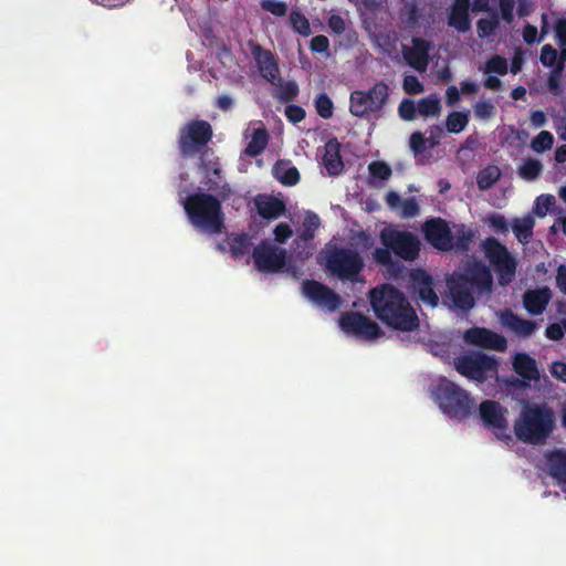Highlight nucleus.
<instances>
[{"instance_id":"1","label":"nucleus","mask_w":566,"mask_h":566,"mask_svg":"<svg viewBox=\"0 0 566 566\" xmlns=\"http://www.w3.org/2000/svg\"><path fill=\"white\" fill-rule=\"evenodd\" d=\"M369 302L376 317L399 332H413L419 317L405 294L390 284H382L369 292Z\"/></svg>"},{"instance_id":"2","label":"nucleus","mask_w":566,"mask_h":566,"mask_svg":"<svg viewBox=\"0 0 566 566\" xmlns=\"http://www.w3.org/2000/svg\"><path fill=\"white\" fill-rule=\"evenodd\" d=\"M448 297L455 308L471 310L475 300L474 290L479 293H489L493 286V276L490 269L480 261L469 263L462 273H453L447 280Z\"/></svg>"},{"instance_id":"3","label":"nucleus","mask_w":566,"mask_h":566,"mask_svg":"<svg viewBox=\"0 0 566 566\" xmlns=\"http://www.w3.org/2000/svg\"><path fill=\"white\" fill-rule=\"evenodd\" d=\"M555 428V413L545 403H525L514 422L517 440L533 446L546 442Z\"/></svg>"},{"instance_id":"4","label":"nucleus","mask_w":566,"mask_h":566,"mask_svg":"<svg viewBox=\"0 0 566 566\" xmlns=\"http://www.w3.org/2000/svg\"><path fill=\"white\" fill-rule=\"evenodd\" d=\"M379 239L384 247L376 248L373 252V260L378 265L399 268L392 260V253L405 261H415L419 256L420 241L410 231L385 228L380 231Z\"/></svg>"},{"instance_id":"5","label":"nucleus","mask_w":566,"mask_h":566,"mask_svg":"<svg viewBox=\"0 0 566 566\" xmlns=\"http://www.w3.org/2000/svg\"><path fill=\"white\" fill-rule=\"evenodd\" d=\"M222 201L218 195L196 192L185 199L184 208L195 228L219 234L224 228Z\"/></svg>"},{"instance_id":"6","label":"nucleus","mask_w":566,"mask_h":566,"mask_svg":"<svg viewBox=\"0 0 566 566\" xmlns=\"http://www.w3.org/2000/svg\"><path fill=\"white\" fill-rule=\"evenodd\" d=\"M434 401L450 418L464 420L474 410V401L467 390L448 379H442L433 391Z\"/></svg>"},{"instance_id":"7","label":"nucleus","mask_w":566,"mask_h":566,"mask_svg":"<svg viewBox=\"0 0 566 566\" xmlns=\"http://www.w3.org/2000/svg\"><path fill=\"white\" fill-rule=\"evenodd\" d=\"M365 262L359 252L345 247H334L326 254V269L340 281L358 282Z\"/></svg>"},{"instance_id":"8","label":"nucleus","mask_w":566,"mask_h":566,"mask_svg":"<svg viewBox=\"0 0 566 566\" xmlns=\"http://www.w3.org/2000/svg\"><path fill=\"white\" fill-rule=\"evenodd\" d=\"M389 86L376 82L368 91L355 90L349 95V113L359 118L380 112L389 99Z\"/></svg>"},{"instance_id":"9","label":"nucleus","mask_w":566,"mask_h":566,"mask_svg":"<svg viewBox=\"0 0 566 566\" xmlns=\"http://www.w3.org/2000/svg\"><path fill=\"white\" fill-rule=\"evenodd\" d=\"M213 132L209 122L193 119L179 130L178 148L182 158H191L208 149L207 145L212 139Z\"/></svg>"},{"instance_id":"10","label":"nucleus","mask_w":566,"mask_h":566,"mask_svg":"<svg viewBox=\"0 0 566 566\" xmlns=\"http://www.w3.org/2000/svg\"><path fill=\"white\" fill-rule=\"evenodd\" d=\"M208 153L209 149H206L200 156L199 169L203 175L201 184L208 191L216 192L221 200H228L233 191L224 181L219 158H209Z\"/></svg>"},{"instance_id":"11","label":"nucleus","mask_w":566,"mask_h":566,"mask_svg":"<svg viewBox=\"0 0 566 566\" xmlns=\"http://www.w3.org/2000/svg\"><path fill=\"white\" fill-rule=\"evenodd\" d=\"M454 366L462 376L483 382L489 373L496 371L497 361L485 354L471 353L455 358Z\"/></svg>"},{"instance_id":"12","label":"nucleus","mask_w":566,"mask_h":566,"mask_svg":"<svg viewBox=\"0 0 566 566\" xmlns=\"http://www.w3.org/2000/svg\"><path fill=\"white\" fill-rule=\"evenodd\" d=\"M252 258L258 271L277 273L286 263V251L264 240L253 249Z\"/></svg>"},{"instance_id":"13","label":"nucleus","mask_w":566,"mask_h":566,"mask_svg":"<svg viewBox=\"0 0 566 566\" xmlns=\"http://www.w3.org/2000/svg\"><path fill=\"white\" fill-rule=\"evenodd\" d=\"M344 332L364 339H376L382 336L379 325L360 312H346L339 321Z\"/></svg>"},{"instance_id":"14","label":"nucleus","mask_w":566,"mask_h":566,"mask_svg":"<svg viewBox=\"0 0 566 566\" xmlns=\"http://www.w3.org/2000/svg\"><path fill=\"white\" fill-rule=\"evenodd\" d=\"M409 281L412 292L427 306L437 307L439 296L434 290V280L423 269H412L409 272Z\"/></svg>"},{"instance_id":"15","label":"nucleus","mask_w":566,"mask_h":566,"mask_svg":"<svg viewBox=\"0 0 566 566\" xmlns=\"http://www.w3.org/2000/svg\"><path fill=\"white\" fill-rule=\"evenodd\" d=\"M424 239L439 251L453 249V234L448 222L442 218H431L423 224Z\"/></svg>"},{"instance_id":"16","label":"nucleus","mask_w":566,"mask_h":566,"mask_svg":"<svg viewBox=\"0 0 566 566\" xmlns=\"http://www.w3.org/2000/svg\"><path fill=\"white\" fill-rule=\"evenodd\" d=\"M302 291L310 301L331 312L337 310L340 305L339 295L331 287L318 281L304 280L302 283Z\"/></svg>"},{"instance_id":"17","label":"nucleus","mask_w":566,"mask_h":566,"mask_svg":"<svg viewBox=\"0 0 566 566\" xmlns=\"http://www.w3.org/2000/svg\"><path fill=\"white\" fill-rule=\"evenodd\" d=\"M252 57L261 76L271 84H276L280 76V67L276 56L259 43H249Z\"/></svg>"},{"instance_id":"18","label":"nucleus","mask_w":566,"mask_h":566,"mask_svg":"<svg viewBox=\"0 0 566 566\" xmlns=\"http://www.w3.org/2000/svg\"><path fill=\"white\" fill-rule=\"evenodd\" d=\"M463 340L476 347L503 352L507 347L506 338L484 327H471L463 334Z\"/></svg>"},{"instance_id":"19","label":"nucleus","mask_w":566,"mask_h":566,"mask_svg":"<svg viewBox=\"0 0 566 566\" xmlns=\"http://www.w3.org/2000/svg\"><path fill=\"white\" fill-rule=\"evenodd\" d=\"M480 418L486 428L494 429L499 438L504 437L507 429V421L504 416V409L495 400H484L479 407Z\"/></svg>"},{"instance_id":"20","label":"nucleus","mask_w":566,"mask_h":566,"mask_svg":"<svg viewBox=\"0 0 566 566\" xmlns=\"http://www.w3.org/2000/svg\"><path fill=\"white\" fill-rule=\"evenodd\" d=\"M499 319L506 329L523 338L531 337L538 327L535 321L524 319L511 308L500 312Z\"/></svg>"},{"instance_id":"21","label":"nucleus","mask_w":566,"mask_h":566,"mask_svg":"<svg viewBox=\"0 0 566 566\" xmlns=\"http://www.w3.org/2000/svg\"><path fill=\"white\" fill-rule=\"evenodd\" d=\"M412 48L403 50L406 62L417 71H424L429 64L430 42L421 39H412Z\"/></svg>"},{"instance_id":"22","label":"nucleus","mask_w":566,"mask_h":566,"mask_svg":"<svg viewBox=\"0 0 566 566\" xmlns=\"http://www.w3.org/2000/svg\"><path fill=\"white\" fill-rule=\"evenodd\" d=\"M322 158L323 166L329 176H338L344 170V163L340 155V144L336 138H331L324 146Z\"/></svg>"},{"instance_id":"23","label":"nucleus","mask_w":566,"mask_h":566,"mask_svg":"<svg viewBox=\"0 0 566 566\" xmlns=\"http://www.w3.org/2000/svg\"><path fill=\"white\" fill-rule=\"evenodd\" d=\"M551 298L552 293L548 287L527 290L523 294V305L530 314L541 315L546 310Z\"/></svg>"},{"instance_id":"24","label":"nucleus","mask_w":566,"mask_h":566,"mask_svg":"<svg viewBox=\"0 0 566 566\" xmlns=\"http://www.w3.org/2000/svg\"><path fill=\"white\" fill-rule=\"evenodd\" d=\"M469 10L470 0H454L448 17V24L459 32H468L471 29Z\"/></svg>"},{"instance_id":"25","label":"nucleus","mask_w":566,"mask_h":566,"mask_svg":"<svg viewBox=\"0 0 566 566\" xmlns=\"http://www.w3.org/2000/svg\"><path fill=\"white\" fill-rule=\"evenodd\" d=\"M258 213L266 220H274L286 211L285 203L273 196H258L254 199Z\"/></svg>"},{"instance_id":"26","label":"nucleus","mask_w":566,"mask_h":566,"mask_svg":"<svg viewBox=\"0 0 566 566\" xmlns=\"http://www.w3.org/2000/svg\"><path fill=\"white\" fill-rule=\"evenodd\" d=\"M513 368L525 380H537L539 377L536 360L525 353L516 354L513 360Z\"/></svg>"},{"instance_id":"27","label":"nucleus","mask_w":566,"mask_h":566,"mask_svg":"<svg viewBox=\"0 0 566 566\" xmlns=\"http://www.w3.org/2000/svg\"><path fill=\"white\" fill-rule=\"evenodd\" d=\"M549 474L566 484V450L556 449L546 457Z\"/></svg>"},{"instance_id":"28","label":"nucleus","mask_w":566,"mask_h":566,"mask_svg":"<svg viewBox=\"0 0 566 566\" xmlns=\"http://www.w3.org/2000/svg\"><path fill=\"white\" fill-rule=\"evenodd\" d=\"M535 220L532 216L515 218L512 222V230L522 244H527L533 238Z\"/></svg>"},{"instance_id":"29","label":"nucleus","mask_w":566,"mask_h":566,"mask_svg":"<svg viewBox=\"0 0 566 566\" xmlns=\"http://www.w3.org/2000/svg\"><path fill=\"white\" fill-rule=\"evenodd\" d=\"M268 143L269 133L266 128L264 126L255 128L244 153L250 157H256L264 151Z\"/></svg>"},{"instance_id":"30","label":"nucleus","mask_w":566,"mask_h":566,"mask_svg":"<svg viewBox=\"0 0 566 566\" xmlns=\"http://www.w3.org/2000/svg\"><path fill=\"white\" fill-rule=\"evenodd\" d=\"M502 176L501 169L493 164L485 166L476 175V186L481 191L490 189Z\"/></svg>"},{"instance_id":"31","label":"nucleus","mask_w":566,"mask_h":566,"mask_svg":"<svg viewBox=\"0 0 566 566\" xmlns=\"http://www.w3.org/2000/svg\"><path fill=\"white\" fill-rule=\"evenodd\" d=\"M493 266L499 275V283L501 285H507L513 281L516 272V261L511 254Z\"/></svg>"},{"instance_id":"32","label":"nucleus","mask_w":566,"mask_h":566,"mask_svg":"<svg viewBox=\"0 0 566 566\" xmlns=\"http://www.w3.org/2000/svg\"><path fill=\"white\" fill-rule=\"evenodd\" d=\"M483 248L485 255L492 265L510 255L507 248L495 238L485 239Z\"/></svg>"},{"instance_id":"33","label":"nucleus","mask_w":566,"mask_h":566,"mask_svg":"<svg viewBox=\"0 0 566 566\" xmlns=\"http://www.w3.org/2000/svg\"><path fill=\"white\" fill-rule=\"evenodd\" d=\"M273 175L284 186H295L301 178L296 167L285 164L275 165Z\"/></svg>"},{"instance_id":"34","label":"nucleus","mask_w":566,"mask_h":566,"mask_svg":"<svg viewBox=\"0 0 566 566\" xmlns=\"http://www.w3.org/2000/svg\"><path fill=\"white\" fill-rule=\"evenodd\" d=\"M469 120V113L453 111L447 117L446 128L451 134H459L468 126Z\"/></svg>"},{"instance_id":"35","label":"nucleus","mask_w":566,"mask_h":566,"mask_svg":"<svg viewBox=\"0 0 566 566\" xmlns=\"http://www.w3.org/2000/svg\"><path fill=\"white\" fill-rule=\"evenodd\" d=\"M275 85L280 87L276 94V98L282 103L293 102L298 96L300 88L297 83L294 81L284 82L279 76V81Z\"/></svg>"},{"instance_id":"36","label":"nucleus","mask_w":566,"mask_h":566,"mask_svg":"<svg viewBox=\"0 0 566 566\" xmlns=\"http://www.w3.org/2000/svg\"><path fill=\"white\" fill-rule=\"evenodd\" d=\"M417 108L423 117L436 116L441 111L440 99L434 95L422 97L418 101Z\"/></svg>"},{"instance_id":"37","label":"nucleus","mask_w":566,"mask_h":566,"mask_svg":"<svg viewBox=\"0 0 566 566\" xmlns=\"http://www.w3.org/2000/svg\"><path fill=\"white\" fill-rule=\"evenodd\" d=\"M473 237L474 233L472 230L468 229L464 224L459 226L453 235V249L461 252L468 251L473 241Z\"/></svg>"},{"instance_id":"38","label":"nucleus","mask_w":566,"mask_h":566,"mask_svg":"<svg viewBox=\"0 0 566 566\" xmlns=\"http://www.w3.org/2000/svg\"><path fill=\"white\" fill-rule=\"evenodd\" d=\"M543 165L537 159H526L518 168V175L525 180H535L542 172Z\"/></svg>"},{"instance_id":"39","label":"nucleus","mask_w":566,"mask_h":566,"mask_svg":"<svg viewBox=\"0 0 566 566\" xmlns=\"http://www.w3.org/2000/svg\"><path fill=\"white\" fill-rule=\"evenodd\" d=\"M290 23L292 29L303 36H308L312 33L307 18L300 11H291Z\"/></svg>"},{"instance_id":"40","label":"nucleus","mask_w":566,"mask_h":566,"mask_svg":"<svg viewBox=\"0 0 566 566\" xmlns=\"http://www.w3.org/2000/svg\"><path fill=\"white\" fill-rule=\"evenodd\" d=\"M321 224V220L318 216L314 212H310L306 214L304 222H303V229L300 233V238L303 241H310L314 239L315 231L318 229Z\"/></svg>"},{"instance_id":"41","label":"nucleus","mask_w":566,"mask_h":566,"mask_svg":"<svg viewBox=\"0 0 566 566\" xmlns=\"http://www.w3.org/2000/svg\"><path fill=\"white\" fill-rule=\"evenodd\" d=\"M500 27V20L496 13H493L490 19H480L476 22V31L478 35L481 39L489 38Z\"/></svg>"},{"instance_id":"42","label":"nucleus","mask_w":566,"mask_h":566,"mask_svg":"<svg viewBox=\"0 0 566 566\" xmlns=\"http://www.w3.org/2000/svg\"><path fill=\"white\" fill-rule=\"evenodd\" d=\"M427 143H429L430 147L437 145L433 138H426L421 132H413L410 135L409 146L415 155H421L427 148Z\"/></svg>"},{"instance_id":"43","label":"nucleus","mask_w":566,"mask_h":566,"mask_svg":"<svg viewBox=\"0 0 566 566\" xmlns=\"http://www.w3.org/2000/svg\"><path fill=\"white\" fill-rule=\"evenodd\" d=\"M369 177L371 179L388 180L392 170L391 167L382 160H375L368 165Z\"/></svg>"},{"instance_id":"44","label":"nucleus","mask_w":566,"mask_h":566,"mask_svg":"<svg viewBox=\"0 0 566 566\" xmlns=\"http://www.w3.org/2000/svg\"><path fill=\"white\" fill-rule=\"evenodd\" d=\"M509 71L507 61L505 57L501 55H493L491 56L484 67L485 74H499V75H505Z\"/></svg>"},{"instance_id":"45","label":"nucleus","mask_w":566,"mask_h":566,"mask_svg":"<svg viewBox=\"0 0 566 566\" xmlns=\"http://www.w3.org/2000/svg\"><path fill=\"white\" fill-rule=\"evenodd\" d=\"M315 108H316L317 114L322 118H324V119L331 118L333 116V111H334V104H333L332 98L325 93L318 94L315 98Z\"/></svg>"},{"instance_id":"46","label":"nucleus","mask_w":566,"mask_h":566,"mask_svg":"<svg viewBox=\"0 0 566 566\" xmlns=\"http://www.w3.org/2000/svg\"><path fill=\"white\" fill-rule=\"evenodd\" d=\"M554 136L548 130H542L531 143V147L536 153H543L553 147Z\"/></svg>"},{"instance_id":"47","label":"nucleus","mask_w":566,"mask_h":566,"mask_svg":"<svg viewBox=\"0 0 566 566\" xmlns=\"http://www.w3.org/2000/svg\"><path fill=\"white\" fill-rule=\"evenodd\" d=\"M556 200L553 195H541L535 200L534 213L543 218L555 205Z\"/></svg>"},{"instance_id":"48","label":"nucleus","mask_w":566,"mask_h":566,"mask_svg":"<svg viewBox=\"0 0 566 566\" xmlns=\"http://www.w3.org/2000/svg\"><path fill=\"white\" fill-rule=\"evenodd\" d=\"M418 108L416 103L410 98H403L398 106L399 117L403 120H413L417 117Z\"/></svg>"},{"instance_id":"49","label":"nucleus","mask_w":566,"mask_h":566,"mask_svg":"<svg viewBox=\"0 0 566 566\" xmlns=\"http://www.w3.org/2000/svg\"><path fill=\"white\" fill-rule=\"evenodd\" d=\"M250 242L245 234L237 235L230 242V251L234 256H242L249 251Z\"/></svg>"},{"instance_id":"50","label":"nucleus","mask_w":566,"mask_h":566,"mask_svg":"<svg viewBox=\"0 0 566 566\" xmlns=\"http://www.w3.org/2000/svg\"><path fill=\"white\" fill-rule=\"evenodd\" d=\"M539 61L544 66L554 69L558 63L557 50L554 49L551 44L543 45L541 50Z\"/></svg>"},{"instance_id":"51","label":"nucleus","mask_w":566,"mask_h":566,"mask_svg":"<svg viewBox=\"0 0 566 566\" xmlns=\"http://www.w3.org/2000/svg\"><path fill=\"white\" fill-rule=\"evenodd\" d=\"M263 10L272 13L275 17H284L287 12V6L285 2L275 0H263L261 2Z\"/></svg>"},{"instance_id":"52","label":"nucleus","mask_w":566,"mask_h":566,"mask_svg":"<svg viewBox=\"0 0 566 566\" xmlns=\"http://www.w3.org/2000/svg\"><path fill=\"white\" fill-rule=\"evenodd\" d=\"M562 66H555L552 72L549 73L548 80H547V86L551 93L554 95H559L562 93V84H560V77H562Z\"/></svg>"},{"instance_id":"53","label":"nucleus","mask_w":566,"mask_h":566,"mask_svg":"<svg viewBox=\"0 0 566 566\" xmlns=\"http://www.w3.org/2000/svg\"><path fill=\"white\" fill-rule=\"evenodd\" d=\"M284 114L287 120L293 124L302 122L306 116L305 109L296 104L286 105Z\"/></svg>"},{"instance_id":"54","label":"nucleus","mask_w":566,"mask_h":566,"mask_svg":"<svg viewBox=\"0 0 566 566\" xmlns=\"http://www.w3.org/2000/svg\"><path fill=\"white\" fill-rule=\"evenodd\" d=\"M403 91L409 95L420 94L424 87L415 75H406L402 83Z\"/></svg>"},{"instance_id":"55","label":"nucleus","mask_w":566,"mask_h":566,"mask_svg":"<svg viewBox=\"0 0 566 566\" xmlns=\"http://www.w3.org/2000/svg\"><path fill=\"white\" fill-rule=\"evenodd\" d=\"M490 227L500 234H506L509 232V223L504 216L500 213H493L488 219Z\"/></svg>"},{"instance_id":"56","label":"nucleus","mask_w":566,"mask_h":566,"mask_svg":"<svg viewBox=\"0 0 566 566\" xmlns=\"http://www.w3.org/2000/svg\"><path fill=\"white\" fill-rule=\"evenodd\" d=\"M476 117L488 119L495 114V107L491 102L480 101L474 105Z\"/></svg>"},{"instance_id":"57","label":"nucleus","mask_w":566,"mask_h":566,"mask_svg":"<svg viewBox=\"0 0 566 566\" xmlns=\"http://www.w3.org/2000/svg\"><path fill=\"white\" fill-rule=\"evenodd\" d=\"M310 48L315 53H325L329 49V40L325 35H315L310 42Z\"/></svg>"},{"instance_id":"58","label":"nucleus","mask_w":566,"mask_h":566,"mask_svg":"<svg viewBox=\"0 0 566 566\" xmlns=\"http://www.w3.org/2000/svg\"><path fill=\"white\" fill-rule=\"evenodd\" d=\"M273 233L276 242L284 243L293 234V231L287 223L281 222L274 228Z\"/></svg>"},{"instance_id":"59","label":"nucleus","mask_w":566,"mask_h":566,"mask_svg":"<svg viewBox=\"0 0 566 566\" xmlns=\"http://www.w3.org/2000/svg\"><path fill=\"white\" fill-rule=\"evenodd\" d=\"M327 24H328V28L331 29V31L337 35L343 34L346 30V22L338 14H332L328 18Z\"/></svg>"},{"instance_id":"60","label":"nucleus","mask_w":566,"mask_h":566,"mask_svg":"<svg viewBox=\"0 0 566 566\" xmlns=\"http://www.w3.org/2000/svg\"><path fill=\"white\" fill-rule=\"evenodd\" d=\"M564 333L565 329L562 323H552L546 327L545 336L552 340H560L564 337Z\"/></svg>"},{"instance_id":"61","label":"nucleus","mask_w":566,"mask_h":566,"mask_svg":"<svg viewBox=\"0 0 566 566\" xmlns=\"http://www.w3.org/2000/svg\"><path fill=\"white\" fill-rule=\"evenodd\" d=\"M402 213L405 217H416L419 213V206L415 198L403 200Z\"/></svg>"},{"instance_id":"62","label":"nucleus","mask_w":566,"mask_h":566,"mask_svg":"<svg viewBox=\"0 0 566 566\" xmlns=\"http://www.w3.org/2000/svg\"><path fill=\"white\" fill-rule=\"evenodd\" d=\"M551 374L554 378L566 382V363L554 361L551 366Z\"/></svg>"},{"instance_id":"63","label":"nucleus","mask_w":566,"mask_h":566,"mask_svg":"<svg viewBox=\"0 0 566 566\" xmlns=\"http://www.w3.org/2000/svg\"><path fill=\"white\" fill-rule=\"evenodd\" d=\"M555 33L558 44L560 46H566V19L557 20L555 24Z\"/></svg>"},{"instance_id":"64","label":"nucleus","mask_w":566,"mask_h":566,"mask_svg":"<svg viewBox=\"0 0 566 566\" xmlns=\"http://www.w3.org/2000/svg\"><path fill=\"white\" fill-rule=\"evenodd\" d=\"M556 284L558 289L566 295V266L560 265L557 270Z\"/></svg>"}]
</instances>
